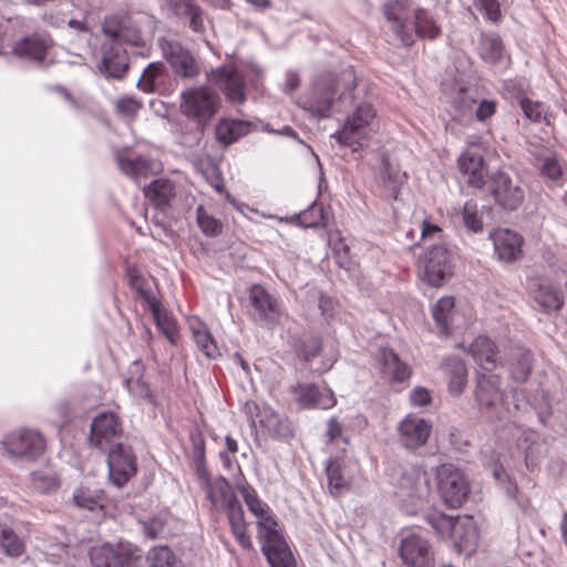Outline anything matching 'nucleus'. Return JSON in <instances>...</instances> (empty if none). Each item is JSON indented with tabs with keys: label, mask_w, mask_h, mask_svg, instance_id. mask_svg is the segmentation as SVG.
<instances>
[{
	"label": "nucleus",
	"mask_w": 567,
	"mask_h": 567,
	"mask_svg": "<svg viewBox=\"0 0 567 567\" xmlns=\"http://www.w3.org/2000/svg\"><path fill=\"white\" fill-rule=\"evenodd\" d=\"M236 487L250 513L257 518L261 551L270 567H297L296 559L286 539L276 529L277 522L270 514L269 506L259 498L255 488L248 484L245 477L236 480Z\"/></svg>",
	"instance_id": "1"
},
{
	"label": "nucleus",
	"mask_w": 567,
	"mask_h": 567,
	"mask_svg": "<svg viewBox=\"0 0 567 567\" xmlns=\"http://www.w3.org/2000/svg\"><path fill=\"white\" fill-rule=\"evenodd\" d=\"M424 519L440 538H452L460 554L471 555L476 550L480 532L473 517H454L433 509L424 515Z\"/></svg>",
	"instance_id": "2"
},
{
	"label": "nucleus",
	"mask_w": 567,
	"mask_h": 567,
	"mask_svg": "<svg viewBox=\"0 0 567 567\" xmlns=\"http://www.w3.org/2000/svg\"><path fill=\"white\" fill-rule=\"evenodd\" d=\"M379 128L378 112L372 103H358L346 116L342 126L332 134L338 144L358 152Z\"/></svg>",
	"instance_id": "3"
},
{
	"label": "nucleus",
	"mask_w": 567,
	"mask_h": 567,
	"mask_svg": "<svg viewBox=\"0 0 567 567\" xmlns=\"http://www.w3.org/2000/svg\"><path fill=\"white\" fill-rule=\"evenodd\" d=\"M395 496L401 507L410 515L423 507L431 494V482L420 466H400L393 470Z\"/></svg>",
	"instance_id": "4"
},
{
	"label": "nucleus",
	"mask_w": 567,
	"mask_h": 567,
	"mask_svg": "<svg viewBox=\"0 0 567 567\" xmlns=\"http://www.w3.org/2000/svg\"><path fill=\"white\" fill-rule=\"evenodd\" d=\"M358 85V78L353 68H347L337 75H328L324 81L327 92L321 96L316 95L311 101L310 109L319 117H329L331 114L334 96L338 95L339 101L353 102V92Z\"/></svg>",
	"instance_id": "5"
},
{
	"label": "nucleus",
	"mask_w": 567,
	"mask_h": 567,
	"mask_svg": "<svg viewBox=\"0 0 567 567\" xmlns=\"http://www.w3.org/2000/svg\"><path fill=\"white\" fill-rule=\"evenodd\" d=\"M219 101V95L207 85L189 87L182 92L181 112L204 128L217 113Z\"/></svg>",
	"instance_id": "6"
},
{
	"label": "nucleus",
	"mask_w": 567,
	"mask_h": 567,
	"mask_svg": "<svg viewBox=\"0 0 567 567\" xmlns=\"http://www.w3.org/2000/svg\"><path fill=\"white\" fill-rule=\"evenodd\" d=\"M249 316L258 324L275 328L280 322L282 308L280 302L261 285L255 284L248 290Z\"/></svg>",
	"instance_id": "7"
},
{
	"label": "nucleus",
	"mask_w": 567,
	"mask_h": 567,
	"mask_svg": "<svg viewBox=\"0 0 567 567\" xmlns=\"http://www.w3.org/2000/svg\"><path fill=\"white\" fill-rule=\"evenodd\" d=\"M437 488L443 502L451 508L461 507L470 494L464 473L452 464H443L439 468Z\"/></svg>",
	"instance_id": "8"
},
{
	"label": "nucleus",
	"mask_w": 567,
	"mask_h": 567,
	"mask_svg": "<svg viewBox=\"0 0 567 567\" xmlns=\"http://www.w3.org/2000/svg\"><path fill=\"white\" fill-rule=\"evenodd\" d=\"M417 264L421 279L432 287L443 286L453 275L450 250H423Z\"/></svg>",
	"instance_id": "9"
},
{
	"label": "nucleus",
	"mask_w": 567,
	"mask_h": 567,
	"mask_svg": "<svg viewBox=\"0 0 567 567\" xmlns=\"http://www.w3.org/2000/svg\"><path fill=\"white\" fill-rule=\"evenodd\" d=\"M3 446L7 453L17 458L34 461L45 450L43 435L33 430L20 429L4 436Z\"/></svg>",
	"instance_id": "10"
},
{
	"label": "nucleus",
	"mask_w": 567,
	"mask_h": 567,
	"mask_svg": "<svg viewBox=\"0 0 567 567\" xmlns=\"http://www.w3.org/2000/svg\"><path fill=\"white\" fill-rule=\"evenodd\" d=\"M110 481L123 487L137 472V458L128 444L117 443L105 451Z\"/></svg>",
	"instance_id": "11"
},
{
	"label": "nucleus",
	"mask_w": 567,
	"mask_h": 567,
	"mask_svg": "<svg viewBox=\"0 0 567 567\" xmlns=\"http://www.w3.org/2000/svg\"><path fill=\"white\" fill-rule=\"evenodd\" d=\"M487 188L495 203L505 210H516L524 203V189L503 171H497L489 176Z\"/></svg>",
	"instance_id": "12"
},
{
	"label": "nucleus",
	"mask_w": 567,
	"mask_h": 567,
	"mask_svg": "<svg viewBox=\"0 0 567 567\" xmlns=\"http://www.w3.org/2000/svg\"><path fill=\"white\" fill-rule=\"evenodd\" d=\"M475 400L483 415L489 420L499 419L503 402L499 377L496 374H478Z\"/></svg>",
	"instance_id": "13"
},
{
	"label": "nucleus",
	"mask_w": 567,
	"mask_h": 567,
	"mask_svg": "<svg viewBox=\"0 0 567 567\" xmlns=\"http://www.w3.org/2000/svg\"><path fill=\"white\" fill-rule=\"evenodd\" d=\"M125 278L135 298L145 303L147 309L161 301L156 278L143 267L134 262H126Z\"/></svg>",
	"instance_id": "14"
},
{
	"label": "nucleus",
	"mask_w": 567,
	"mask_h": 567,
	"mask_svg": "<svg viewBox=\"0 0 567 567\" xmlns=\"http://www.w3.org/2000/svg\"><path fill=\"white\" fill-rule=\"evenodd\" d=\"M123 423L114 412L99 413L91 422L90 443L101 451L115 445L123 435Z\"/></svg>",
	"instance_id": "15"
},
{
	"label": "nucleus",
	"mask_w": 567,
	"mask_h": 567,
	"mask_svg": "<svg viewBox=\"0 0 567 567\" xmlns=\"http://www.w3.org/2000/svg\"><path fill=\"white\" fill-rule=\"evenodd\" d=\"M207 78L224 93L227 101L238 104L245 102V76L234 63L212 70Z\"/></svg>",
	"instance_id": "16"
},
{
	"label": "nucleus",
	"mask_w": 567,
	"mask_h": 567,
	"mask_svg": "<svg viewBox=\"0 0 567 567\" xmlns=\"http://www.w3.org/2000/svg\"><path fill=\"white\" fill-rule=\"evenodd\" d=\"M399 556L405 567H434V553L429 540L414 532L402 537Z\"/></svg>",
	"instance_id": "17"
},
{
	"label": "nucleus",
	"mask_w": 567,
	"mask_h": 567,
	"mask_svg": "<svg viewBox=\"0 0 567 567\" xmlns=\"http://www.w3.org/2000/svg\"><path fill=\"white\" fill-rule=\"evenodd\" d=\"M457 167L462 175L466 177L470 187L483 189L486 184L487 164L481 144H468L457 158Z\"/></svg>",
	"instance_id": "18"
},
{
	"label": "nucleus",
	"mask_w": 567,
	"mask_h": 567,
	"mask_svg": "<svg viewBox=\"0 0 567 567\" xmlns=\"http://www.w3.org/2000/svg\"><path fill=\"white\" fill-rule=\"evenodd\" d=\"M431 432L432 423L413 414L406 415L398 426L399 442L409 451H416L424 446Z\"/></svg>",
	"instance_id": "19"
},
{
	"label": "nucleus",
	"mask_w": 567,
	"mask_h": 567,
	"mask_svg": "<svg viewBox=\"0 0 567 567\" xmlns=\"http://www.w3.org/2000/svg\"><path fill=\"white\" fill-rule=\"evenodd\" d=\"M290 392L301 409L329 410L337 404L334 393L329 388L320 389L315 383H297Z\"/></svg>",
	"instance_id": "20"
},
{
	"label": "nucleus",
	"mask_w": 567,
	"mask_h": 567,
	"mask_svg": "<svg viewBox=\"0 0 567 567\" xmlns=\"http://www.w3.org/2000/svg\"><path fill=\"white\" fill-rule=\"evenodd\" d=\"M163 56L173 71L182 78H194L199 73L198 64L192 53L176 41L162 40Z\"/></svg>",
	"instance_id": "21"
},
{
	"label": "nucleus",
	"mask_w": 567,
	"mask_h": 567,
	"mask_svg": "<svg viewBox=\"0 0 567 567\" xmlns=\"http://www.w3.org/2000/svg\"><path fill=\"white\" fill-rule=\"evenodd\" d=\"M410 9L411 2L409 0H389L382 8L386 21L391 23L393 33L404 47H411L415 42L414 34L406 23Z\"/></svg>",
	"instance_id": "22"
},
{
	"label": "nucleus",
	"mask_w": 567,
	"mask_h": 567,
	"mask_svg": "<svg viewBox=\"0 0 567 567\" xmlns=\"http://www.w3.org/2000/svg\"><path fill=\"white\" fill-rule=\"evenodd\" d=\"M93 567H136V556L123 546L104 544L89 551Z\"/></svg>",
	"instance_id": "23"
},
{
	"label": "nucleus",
	"mask_w": 567,
	"mask_h": 567,
	"mask_svg": "<svg viewBox=\"0 0 567 567\" xmlns=\"http://www.w3.org/2000/svg\"><path fill=\"white\" fill-rule=\"evenodd\" d=\"M527 288L533 300L545 313L557 311L564 305L561 291L544 278H529Z\"/></svg>",
	"instance_id": "24"
},
{
	"label": "nucleus",
	"mask_w": 567,
	"mask_h": 567,
	"mask_svg": "<svg viewBox=\"0 0 567 567\" xmlns=\"http://www.w3.org/2000/svg\"><path fill=\"white\" fill-rule=\"evenodd\" d=\"M206 493L213 508L216 511H225L227 513L237 506H241L231 485L223 476L217 477L214 482H208Z\"/></svg>",
	"instance_id": "25"
},
{
	"label": "nucleus",
	"mask_w": 567,
	"mask_h": 567,
	"mask_svg": "<svg viewBox=\"0 0 567 567\" xmlns=\"http://www.w3.org/2000/svg\"><path fill=\"white\" fill-rule=\"evenodd\" d=\"M49 48V37L33 33L16 41L12 45V53L21 59L42 62L47 56Z\"/></svg>",
	"instance_id": "26"
},
{
	"label": "nucleus",
	"mask_w": 567,
	"mask_h": 567,
	"mask_svg": "<svg viewBox=\"0 0 567 567\" xmlns=\"http://www.w3.org/2000/svg\"><path fill=\"white\" fill-rule=\"evenodd\" d=\"M100 72L106 78L122 79L128 69V55L118 44L104 48L103 59L99 65Z\"/></svg>",
	"instance_id": "27"
},
{
	"label": "nucleus",
	"mask_w": 567,
	"mask_h": 567,
	"mask_svg": "<svg viewBox=\"0 0 567 567\" xmlns=\"http://www.w3.org/2000/svg\"><path fill=\"white\" fill-rule=\"evenodd\" d=\"M441 369L447 379L449 393L460 396L467 385V369L464 361L455 355L445 358Z\"/></svg>",
	"instance_id": "28"
},
{
	"label": "nucleus",
	"mask_w": 567,
	"mask_h": 567,
	"mask_svg": "<svg viewBox=\"0 0 567 567\" xmlns=\"http://www.w3.org/2000/svg\"><path fill=\"white\" fill-rule=\"evenodd\" d=\"M380 173V185L383 196L390 200L399 198L401 187L406 183L408 175L394 168L388 156H382Z\"/></svg>",
	"instance_id": "29"
},
{
	"label": "nucleus",
	"mask_w": 567,
	"mask_h": 567,
	"mask_svg": "<svg viewBox=\"0 0 567 567\" xmlns=\"http://www.w3.org/2000/svg\"><path fill=\"white\" fill-rule=\"evenodd\" d=\"M175 185L167 178L153 181L144 188V196L150 204L161 210L166 212L171 207V202L175 198Z\"/></svg>",
	"instance_id": "30"
},
{
	"label": "nucleus",
	"mask_w": 567,
	"mask_h": 567,
	"mask_svg": "<svg viewBox=\"0 0 567 567\" xmlns=\"http://www.w3.org/2000/svg\"><path fill=\"white\" fill-rule=\"evenodd\" d=\"M291 347L296 357L308 365L321 354L322 339L317 334L303 332L292 338Z\"/></svg>",
	"instance_id": "31"
},
{
	"label": "nucleus",
	"mask_w": 567,
	"mask_h": 567,
	"mask_svg": "<svg viewBox=\"0 0 567 567\" xmlns=\"http://www.w3.org/2000/svg\"><path fill=\"white\" fill-rule=\"evenodd\" d=\"M252 130V123L244 120L221 118L216 125V138L223 145H230L239 138L248 135Z\"/></svg>",
	"instance_id": "32"
},
{
	"label": "nucleus",
	"mask_w": 567,
	"mask_h": 567,
	"mask_svg": "<svg viewBox=\"0 0 567 567\" xmlns=\"http://www.w3.org/2000/svg\"><path fill=\"white\" fill-rule=\"evenodd\" d=\"M468 352L482 369L488 371L495 367L496 346L488 337H476L470 344Z\"/></svg>",
	"instance_id": "33"
},
{
	"label": "nucleus",
	"mask_w": 567,
	"mask_h": 567,
	"mask_svg": "<svg viewBox=\"0 0 567 567\" xmlns=\"http://www.w3.org/2000/svg\"><path fill=\"white\" fill-rule=\"evenodd\" d=\"M534 365V355L530 350L517 349L508 361V370L512 379L517 383L528 380Z\"/></svg>",
	"instance_id": "34"
},
{
	"label": "nucleus",
	"mask_w": 567,
	"mask_h": 567,
	"mask_svg": "<svg viewBox=\"0 0 567 567\" xmlns=\"http://www.w3.org/2000/svg\"><path fill=\"white\" fill-rule=\"evenodd\" d=\"M414 37L421 39L435 40L442 34L441 25L424 8H416L413 11Z\"/></svg>",
	"instance_id": "35"
},
{
	"label": "nucleus",
	"mask_w": 567,
	"mask_h": 567,
	"mask_svg": "<svg viewBox=\"0 0 567 567\" xmlns=\"http://www.w3.org/2000/svg\"><path fill=\"white\" fill-rule=\"evenodd\" d=\"M157 329L173 346L178 342V327L176 319L162 306V301L148 308Z\"/></svg>",
	"instance_id": "36"
},
{
	"label": "nucleus",
	"mask_w": 567,
	"mask_h": 567,
	"mask_svg": "<svg viewBox=\"0 0 567 567\" xmlns=\"http://www.w3.org/2000/svg\"><path fill=\"white\" fill-rule=\"evenodd\" d=\"M261 427L275 439L287 441L295 434L291 421L275 412H269L266 417L259 419Z\"/></svg>",
	"instance_id": "37"
},
{
	"label": "nucleus",
	"mask_w": 567,
	"mask_h": 567,
	"mask_svg": "<svg viewBox=\"0 0 567 567\" xmlns=\"http://www.w3.org/2000/svg\"><path fill=\"white\" fill-rule=\"evenodd\" d=\"M383 365L391 374V382L403 383L412 375L411 368L401 361L399 354L392 349H383L381 351Z\"/></svg>",
	"instance_id": "38"
},
{
	"label": "nucleus",
	"mask_w": 567,
	"mask_h": 567,
	"mask_svg": "<svg viewBox=\"0 0 567 567\" xmlns=\"http://www.w3.org/2000/svg\"><path fill=\"white\" fill-rule=\"evenodd\" d=\"M194 340L198 349L209 359H217L220 355L216 340L212 336L208 327L200 320L190 326Z\"/></svg>",
	"instance_id": "39"
},
{
	"label": "nucleus",
	"mask_w": 567,
	"mask_h": 567,
	"mask_svg": "<svg viewBox=\"0 0 567 567\" xmlns=\"http://www.w3.org/2000/svg\"><path fill=\"white\" fill-rule=\"evenodd\" d=\"M0 551L8 557L17 558L24 553V543L13 528L0 520Z\"/></svg>",
	"instance_id": "40"
},
{
	"label": "nucleus",
	"mask_w": 567,
	"mask_h": 567,
	"mask_svg": "<svg viewBox=\"0 0 567 567\" xmlns=\"http://www.w3.org/2000/svg\"><path fill=\"white\" fill-rule=\"evenodd\" d=\"M455 306V300L451 296L440 298L432 307V317L442 334L450 333V326L452 312Z\"/></svg>",
	"instance_id": "41"
},
{
	"label": "nucleus",
	"mask_w": 567,
	"mask_h": 567,
	"mask_svg": "<svg viewBox=\"0 0 567 567\" xmlns=\"http://www.w3.org/2000/svg\"><path fill=\"white\" fill-rule=\"evenodd\" d=\"M455 94L451 97V105L455 111V120L462 121L472 113L475 99L470 94L467 86L455 83Z\"/></svg>",
	"instance_id": "42"
},
{
	"label": "nucleus",
	"mask_w": 567,
	"mask_h": 567,
	"mask_svg": "<svg viewBox=\"0 0 567 567\" xmlns=\"http://www.w3.org/2000/svg\"><path fill=\"white\" fill-rule=\"evenodd\" d=\"M330 493L333 496L343 494L350 487L349 480L343 475V468L339 460L329 461L326 467Z\"/></svg>",
	"instance_id": "43"
},
{
	"label": "nucleus",
	"mask_w": 567,
	"mask_h": 567,
	"mask_svg": "<svg viewBox=\"0 0 567 567\" xmlns=\"http://www.w3.org/2000/svg\"><path fill=\"white\" fill-rule=\"evenodd\" d=\"M324 218L326 215L322 204L313 203L303 212L292 216L289 221L297 223L303 228H317L319 226H326Z\"/></svg>",
	"instance_id": "44"
},
{
	"label": "nucleus",
	"mask_w": 567,
	"mask_h": 567,
	"mask_svg": "<svg viewBox=\"0 0 567 567\" xmlns=\"http://www.w3.org/2000/svg\"><path fill=\"white\" fill-rule=\"evenodd\" d=\"M503 42L498 35H484L481 41L480 56L487 63L496 64L503 58Z\"/></svg>",
	"instance_id": "45"
},
{
	"label": "nucleus",
	"mask_w": 567,
	"mask_h": 567,
	"mask_svg": "<svg viewBox=\"0 0 567 567\" xmlns=\"http://www.w3.org/2000/svg\"><path fill=\"white\" fill-rule=\"evenodd\" d=\"M196 221L200 231L207 237H217L223 233V221L213 216L203 205L196 208Z\"/></svg>",
	"instance_id": "46"
},
{
	"label": "nucleus",
	"mask_w": 567,
	"mask_h": 567,
	"mask_svg": "<svg viewBox=\"0 0 567 567\" xmlns=\"http://www.w3.org/2000/svg\"><path fill=\"white\" fill-rule=\"evenodd\" d=\"M118 166L124 174L134 178L146 177L151 171L150 161L142 156H120Z\"/></svg>",
	"instance_id": "47"
},
{
	"label": "nucleus",
	"mask_w": 567,
	"mask_h": 567,
	"mask_svg": "<svg viewBox=\"0 0 567 567\" xmlns=\"http://www.w3.org/2000/svg\"><path fill=\"white\" fill-rule=\"evenodd\" d=\"M147 561L151 567H182V560L167 546L153 547Z\"/></svg>",
	"instance_id": "48"
},
{
	"label": "nucleus",
	"mask_w": 567,
	"mask_h": 567,
	"mask_svg": "<svg viewBox=\"0 0 567 567\" xmlns=\"http://www.w3.org/2000/svg\"><path fill=\"white\" fill-rule=\"evenodd\" d=\"M31 487L40 494H49L58 489L59 481L54 472L39 470L31 473Z\"/></svg>",
	"instance_id": "49"
},
{
	"label": "nucleus",
	"mask_w": 567,
	"mask_h": 567,
	"mask_svg": "<svg viewBox=\"0 0 567 567\" xmlns=\"http://www.w3.org/2000/svg\"><path fill=\"white\" fill-rule=\"evenodd\" d=\"M539 169L542 177L557 185L563 184L567 179V167H563L560 162L554 156L545 157Z\"/></svg>",
	"instance_id": "50"
},
{
	"label": "nucleus",
	"mask_w": 567,
	"mask_h": 567,
	"mask_svg": "<svg viewBox=\"0 0 567 567\" xmlns=\"http://www.w3.org/2000/svg\"><path fill=\"white\" fill-rule=\"evenodd\" d=\"M73 501L80 508L94 511L103 507L104 496L102 492L91 491L87 487H80L74 492Z\"/></svg>",
	"instance_id": "51"
},
{
	"label": "nucleus",
	"mask_w": 567,
	"mask_h": 567,
	"mask_svg": "<svg viewBox=\"0 0 567 567\" xmlns=\"http://www.w3.org/2000/svg\"><path fill=\"white\" fill-rule=\"evenodd\" d=\"M494 248H522L524 239L517 233L508 228H497L491 233Z\"/></svg>",
	"instance_id": "52"
},
{
	"label": "nucleus",
	"mask_w": 567,
	"mask_h": 567,
	"mask_svg": "<svg viewBox=\"0 0 567 567\" xmlns=\"http://www.w3.org/2000/svg\"><path fill=\"white\" fill-rule=\"evenodd\" d=\"M143 107L142 101L133 97V96H123L120 97L114 105V110L117 116L126 120L134 121L137 115V112Z\"/></svg>",
	"instance_id": "53"
},
{
	"label": "nucleus",
	"mask_w": 567,
	"mask_h": 567,
	"mask_svg": "<svg viewBox=\"0 0 567 567\" xmlns=\"http://www.w3.org/2000/svg\"><path fill=\"white\" fill-rule=\"evenodd\" d=\"M165 66L162 62L151 63L143 72L138 81L140 89L145 93H152L156 90V80L163 75Z\"/></svg>",
	"instance_id": "54"
},
{
	"label": "nucleus",
	"mask_w": 567,
	"mask_h": 567,
	"mask_svg": "<svg viewBox=\"0 0 567 567\" xmlns=\"http://www.w3.org/2000/svg\"><path fill=\"white\" fill-rule=\"evenodd\" d=\"M125 385L127 390L135 396L140 399H144L150 403L154 402L153 392L147 382L144 381L143 375L125 379Z\"/></svg>",
	"instance_id": "55"
},
{
	"label": "nucleus",
	"mask_w": 567,
	"mask_h": 567,
	"mask_svg": "<svg viewBox=\"0 0 567 567\" xmlns=\"http://www.w3.org/2000/svg\"><path fill=\"white\" fill-rule=\"evenodd\" d=\"M463 221L467 229L478 233L483 228L482 217L478 215V206L474 200L464 204L462 210Z\"/></svg>",
	"instance_id": "56"
},
{
	"label": "nucleus",
	"mask_w": 567,
	"mask_h": 567,
	"mask_svg": "<svg viewBox=\"0 0 567 567\" xmlns=\"http://www.w3.org/2000/svg\"><path fill=\"white\" fill-rule=\"evenodd\" d=\"M128 19L117 14L106 17L102 25L103 33L116 43Z\"/></svg>",
	"instance_id": "57"
},
{
	"label": "nucleus",
	"mask_w": 567,
	"mask_h": 567,
	"mask_svg": "<svg viewBox=\"0 0 567 567\" xmlns=\"http://www.w3.org/2000/svg\"><path fill=\"white\" fill-rule=\"evenodd\" d=\"M493 475H494L496 482L498 483L499 487L506 494V496L513 501H516L517 504H519L518 486H517L516 482H514L507 475L506 471L503 467H496L493 471Z\"/></svg>",
	"instance_id": "58"
},
{
	"label": "nucleus",
	"mask_w": 567,
	"mask_h": 567,
	"mask_svg": "<svg viewBox=\"0 0 567 567\" xmlns=\"http://www.w3.org/2000/svg\"><path fill=\"white\" fill-rule=\"evenodd\" d=\"M123 43L131 44L133 47H144V40L141 31L131 24L128 19L122 34L120 35L115 44L122 45Z\"/></svg>",
	"instance_id": "59"
},
{
	"label": "nucleus",
	"mask_w": 567,
	"mask_h": 567,
	"mask_svg": "<svg viewBox=\"0 0 567 567\" xmlns=\"http://www.w3.org/2000/svg\"><path fill=\"white\" fill-rule=\"evenodd\" d=\"M520 107L527 118L533 122H539L545 114V105L542 102H535L527 97L520 100Z\"/></svg>",
	"instance_id": "60"
},
{
	"label": "nucleus",
	"mask_w": 567,
	"mask_h": 567,
	"mask_svg": "<svg viewBox=\"0 0 567 567\" xmlns=\"http://www.w3.org/2000/svg\"><path fill=\"white\" fill-rule=\"evenodd\" d=\"M409 400L414 408H424L432 403V392L424 386H415L409 395Z\"/></svg>",
	"instance_id": "61"
},
{
	"label": "nucleus",
	"mask_w": 567,
	"mask_h": 567,
	"mask_svg": "<svg viewBox=\"0 0 567 567\" xmlns=\"http://www.w3.org/2000/svg\"><path fill=\"white\" fill-rule=\"evenodd\" d=\"M226 514L234 536L240 534V532H244L246 529V522L244 518V511L241 506H237L235 509L233 508L231 511H228Z\"/></svg>",
	"instance_id": "62"
},
{
	"label": "nucleus",
	"mask_w": 567,
	"mask_h": 567,
	"mask_svg": "<svg viewBox=\"0 0 567 567\" xmlns=\"http://www.w3.org/2000/svg\"><path fill=\"white\" fill-rule=\"evenodd\" d=\"M480 10L484 12L485 17L497 22L501 19V8L498 0H477Z\"/></svg>",
	"instance_id": "63"
},
{
	"label": "nucleus",
	"mask_w": 567,
	"mask_h": 567,
	"mask_svg": "<svg viewBox=\"0 0 567 567\" xmlns=\"http://www.w3.org/2000/svg\"><path fill=\"white\" fill-rule=\"evenodd\" d=\"M165 523L159 517H152L143 523V532L150 539L157 538L164 530Z\"/></svg>",
	"instance_id": "64"
}]
</instances>
